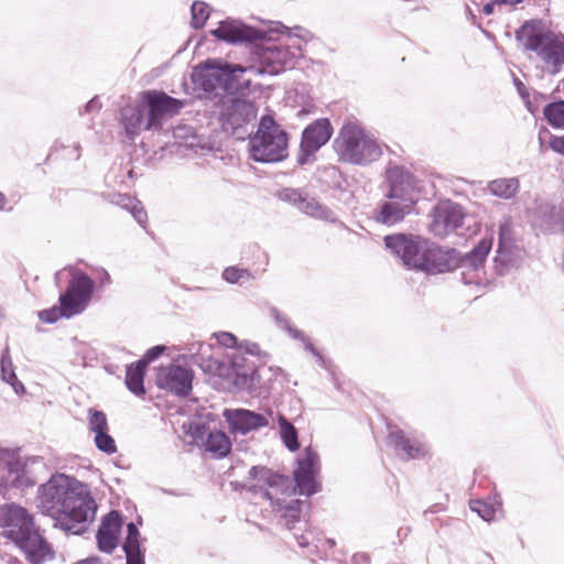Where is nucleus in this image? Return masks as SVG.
I'll use <instances>...</instances> for the list:
<instances>
[{"label":"nucleus","instance_id":"nucleus-23","mask_svg":"<svg viewBox=\"0 0 564 564\" xmlns=\"http://www.w3.org/2000/svg\"><path fill=\"white\" fill-rule=\"evenodd\" d=\"M519 250L516 245L512 231V221L510 218H505L499 225V237L496 263L503 265L511 264L518 257Z\"/></svg>","mask_w":564,"mask_h":564},{"label":"nucleus","instance_id":"nucleus-37","mask_svg":"<svg viewBox=\"0 0 564 564\" xmlns=\"http://www.w3.org/2000/svg\"><path fill=\"white\" fill-rule=\"evenodd\" d=\"M223 279L228 283H243L250 279H253L251 272L248 269L238 267H228L223 272Z\"/></svg>","mask_w":564,"mask_h":564},{"label":"nucleus","instance_id":"nucleus-33","mask_svg":"<svg viewBox=\"0 0 564 564\" xmlns=\"http://www.w3.org/2000/svg\"><path fill=\"white\" fill-rule=\"evenodd\" d=\"M547 123L557 129H564V100L547 104L543 109Z\"/></svg>","mask_w":564,"mask_h":564},{"label":"nucleus","instance_id":"nucleus-27","mask_svg":"<svg viewBox=\"0 0 564 564\" xmlns=\"http://www.w3.org/2000/svg\"><path fill=\"white\" fill-rule=\"evenodd\" d=\"M300 212L329 223H335L337 220L335 213L329 209L327 206L322 205L314 197H310L306 193L304 194L301 205L297 208Z\"/></svg>","mask_w":564,"mask_h":564},{"label":"nucleus","instance_id":"nucleus-51","mask_svg":"<svg viewBox=\"0 0 564 564\" xmlns=\"http://www.w3.org/2000/svg\"><path fill=\"white\" fill-rule=\"evenodd\" d=\"M101 109V102L98 100L97 97L91 98L85 106L84 110L79 111L80 115L83 113H89L93 111H99Z\"/></svg>","mask_w":564,"mask_h":564},{"label":"nucleus","instance_id":"nucleus-17","mask_svg":"<svg viewBox=\"0 0 564 564\" xmlns=\"http://www.w3.org/2000/svg\"><path fill=\"white\" fill-rule=\"evenodd\" d=\"M193 371L180 365H170L160 369L156 383L159 388L185 398L193 389Z\"/></svg>","mask_w":564,"mask_h":564},{"label":"nucleus","instance_id":"nucleus-44","mask_svg":"<svg viewBox=\"0 0 564 564\" xmlns=\"http://www.w3.org/2000/svg\"><path fill=\"white\" fill-rule=\"evenodd\" d=\"M130 213L132 214L135 221L142 226L145 227L147 220H148V214L144 210V208L141 206V203L138 200L137 204L131 208Z\"/></svg>","mask_w":564,"mask_h":564},{"label":"nucleus","instance_id":"nucleus-32","mask_svg":"<svg viewBox=\"0 0 564 564\" xmlns=\"http://www.w3.org/2000/svg\"><path fill=\"white\" fill-rule=\"evenodd\" d=\"M279 426L280 435L285 447L291 452L297 451L300 448V443L297 431L293 424H291L285 416L279 415Z\"/></svg>","mask_w":564,"mask_h":564},{"label":"nucleus","instance_id":"nucleus-46","mask_svg":"<svg viewBox=\"0 0 564 564\" xmlns=\"http://www.w3.org/2000/svg\"><path fill=\"white\" fill-rule=\"evenodd\" d=\"M137 202L138 200L134 197L128 194H118L116 200H113L115 204L128 210H131V208L137 204Z\"/></svg>","mask_w":564,"mask_h":564},{"label":"nucleus","instance_id":"nucleus-58","mask_svg":"<svg viewBox=\"0 0 564 564\" xmlns=\"http://www.w3.org/2000/svg\"><path fill=\"white\" fill-rule=\"evenodd\" d=\"M6 203H7V198H6L4 194H2L0 192V209L4 208Z\"/></svg>","mask_w":564,"mask_h":564},{"label":"nucleus","instance_id":"nucleus-19","mask_svg":"<svg viewBox=\"0 0 564 564\" xmlns=\"http://www.w3.org/2000/svg\"><path fill=\"white\" fill-rule=\"evenodd\" d=\"M224 417L228 423L230 431L246 435L252 431L269 425V419L273 417L272 413L263 414L248 409H226Z\"/></svg>","mask_w":564,"mask_h":564},{"label":"nucleus","instance_id":"nucleus-3","mask_svg":"<svg viewBox=\"0 0 564 564\" xmlns=\"http://www.w3.org/2000/svg\"><path fill=\"white\" fill-rule=\"evenodd\" d=\"M0 527L30 564H44L55 558L54 547L44 531L22 506L14 502L0 506Z\"/></svg>","mask_w":564,"mask_h":564},{"label":"nucleus","instance_id":"nucleus-15","mask_svg":"<svg viewBox=\"0 0 564 564\" xmlns=\"http://www.w3.org/2000/svg\"><path fill=\"white\" fill-rule=\"evenodd\" d=\"M431 217L430 231L436 237L444 238L463 225L465 213L459 204L447 199L435 205Z\"/></svg>","mask_w":564,"mask_h":564},{"label":"nucleus","instance_id":"nucleus-1","mask_svg":"<svg viewBox=\"0 0 564 564\" xmlns=\"http://www.w3.org/2000/svg\"><path fill=\"white\" fill-rule=\"evenodd\" d=\"M384 245L409 269L436 274L453 271L457 268L479 270L484 267L492 248V238H482L465 254L453 248H441L427 239L404 234L386 236Z\"/></svg>","mask_w":564,"mask_h":564},{"label":"nucleus","instance_id":"nucleus-61","mask_svg":"<svg viewBox=\"0 0 564 564\" xmlns=\"http://www.w3.org/2000/svg\"><path fill=\"white\" fill-rule=\"evenodd\" d=\"M327 543L329 544L330 547H333L335 544V541L329 539V540H327Z\"/></svg>","mask_w":564,"mask_h":564},{"label":"nucleus","instance_id":"nucleus-26","mask_svg":"<svg viewBox=\"0 0 564 564\" xmlns=\"http://www.w3.org/2000/svg\"><path fill=\"white\" fill-rule=\"evenodd\" d=\"M412 206L400 199H389L381 204L375 218L378 223L392 226L403 220L404 216L411 212Z\"/></svg>","mask_w":564,"mask_h":564},{"label":"nucleus","instance_id":"nucleus-13","mask_svg":"<svg viewBox=\"0 0 564 564\" xmlns=\"http://www.w3.org/2000/svg\"><path fill=\"white\" fill-rule=\"evenodd\" d=\"M257 118V108L253 102L245 99L232 98L224 104L220 113L223 127L238 139L247 134L246 126Z\"/></svg>","mask_w":564,"mask_h":564},{"label":"nucleus","instance_id":"nucleus-45","mask_svg":"<svg viewBox=\"0 0 564 564\" xmlns=\"http://www.w3.org/2000/svg\"><path fill=\"white\" fill-rule=\"evenodd\" d=\"M303 344H304V348L310 351L315 358H316V361L317 364L321 366V367H324L326 368V360L325 358L323 357V355L313 346V344L311 343L310 338L307 336H305L304 339L301 340Z\"/></svg>","mask_w":564,"mask_h":564},{"label":"nucleus","instance_id":"nucleus-14","mask_svg":"<svg viewBox=\"0 0 564 564\" xmlns=\"http://www.w3.org/2000/svg\"><path fill=\"white\" fill-rule=\"evenodd\" d=\"M333 127L327 118H321L310 123L302 132L297 163L305 165L333 135Z\"/></svg>","mask_w":564,"mask_h":564},{"label":"nucleus","instance_id":"nucleus-41","mask_svg":"<svg viewBox=\"0 0 564 564\" xmlns=\"http://www.w3.org/2000/svg\"><path fill=\"white\" fill-rule=\"evenodd\" d=\"M126 554V564H145L144 552L141 545L122 546Z\"/></svg>","mask_w":564,"mask_h":564},{"label":"nucleus","instance_id":"nucleus-10","mask_svg":"<svg viewBox=\"0 0 564 564\" xmlns=\"http://www.w3.org/2000/svg\"><path fill=\"white\" fill-rule=\"evenodd\" d=\"M256 61L248 67L246 73L254 76H274L294 66V54L286 46L274 43H263L256 47Z\"/></svg>","mask_w":564,"mask_h":564},{"label":"nucleus","instance_id":"nucleus-48","mask_svg":"<svg viewBox=\"0 0 564 564\" xmlns=\"http://www.w3.org/2000/svg\"><path fill=\"white\" fill-rule=\"evenodd\" d=\"M218 340L225 347H230V348L238 347V345H237L238 344V339L231 333H221L218 336Z\"/></svg>","mask_w":564,"mask_h":564},{"label":"nucleus","instance_id":"nucleus-16","mask_svg":"<svg viewBox=\"0 0 564 564\" xmlns=\"http://www.w3.org/2000/svg\"><path fill=\"white\" fill-rule=\"evenodd\" d=\"M318 471V454L312 447H306L303 456L297 458V467L293 473L295 491L306 497L318 492L321 490V485L316 480Z\"/></svg>","mask_w":564,"mask_h":564},{"label":"nucleus","instance_id":"nucleus-39","mask_svg":"<svg viewBox=\"0 0 564 564\" xmlns=\"http://www.w3.org/2000/svg\"><path fill=\"white\" fill-rule=\"evenodd\" d=\"M304 194L305 193L300 188L288 187V188H282L281 191H279L276 193V197L282 202L288 203V204L294 206L295 208H299Z\"/></svg>","mask_w":564,"mask_h":564},{"label":"nucleus","instance_id":"nucleus-34","mask_svg":"<svg viewBox=\"0 0 564 564\" xmlns=\"http://www.w3.org/2000/svg\"><path fill=\"white\" fill-rule=\"evenodd\" d=\"M270 314L275 321L276 325L283 330H285L290 337L300 341L305 338L306 335L302 330L293 327L290 324L288 317L284 314H282L276 307H271Z\"/></svg>","mask_w":564,"mask_h":564},{"label":"nucleus","instance_id":"nucleus-7","mask_svg":"<svg viewBox=\"0 0 564 564\" xmlns=\"http://www.w3.org/2000/svg\"><path fill=\"white\" fill-rule=\"evenodd\" d=\"M243 73L246 69L240 65L207 61L204 66L195 68L193 82L206 93L235 94L249 88L251 79H241Z\"/></svg>","mask_w":564,"mask_h":564},{"label":"nucleus","instance_id":"nucleus-2","mask_svg":"<svg viewBox=\"0 0 564 564\" xmlns=\"http://www.w3.org/2000/svg\"><path fill=\"white\" fill-rule=\"evenodd\" d=\"M36 507L54 519V527L75 535L88 530L97 509L88 487L65 474L53 475L39 487Z\"/></svg>","mask_w":564,"mask_h":564},{"label":"nucleus","instance_id":"nucleus-43","mask_svg":"<svg viewBox=\"0 0 564 564\" xmlns=\"http://www.w3.org/2000/svg\"><path fill=\"white\" fill-rule=\"evenodd\" d=\"M165 349L166 347L163 345L153 346L152 348L148 349L144 356L138 361L147 367L150 362L158 359L165 351Z\"/></svg>","mask_w":564,"mask_h":564},{"label":"nucleus","instance_id":"nucleus-60","mask_svg":"<svg viewBox=\"0 0 564 564\" xmlns=\"http://www.w3.org/2000/svg\"><path fill=\"white\" fill-rule=\"evenodd\" d=\"M299 544H300L301 546H304V545H306V544H307V542H306V541H304V538H302V540H300V541H299Z\"/></svg>","mask_w":564,"mask_h":564},{"label":"nucleus","instance_id":"nucleus-49","mask_svg":"<svg viewBox=\"0 0 564 564\" xmlns=\"http://www.w3.org/2000/svg\"><path fill=\"white\" fill-rule=\"evenodd\" d=\"M278 506L286 512H301V508L303 501L300 499H292L286 505H282L280 501L276 502Z\"/></svg>","mask_w":564,"mask_h":564},{"label":"nucleus","instance_id":"nucleus-9","mask_svg":"<svg viewBox=\"0 0 564 564\" xmlns=\"http://www.w3.org/2000/svg\"><path fill=\"white\" fill-rule=\"evenodd\" d=\"M288 133L269 115L260 119L258 130L249 140L250 156L256 162L274 163L288 156Z\"/></svg>","mask_w":564,"mask_h":564},{"label":"nucleus","instance_id":"nucleus-47","mask_svg":"<svg viewBox=\"0 0 564 564\" xmlns=\"http://www.w3.org/2000/svg\"><path fill=\"white\" fill-rule=\"evenodd\" d=\"M242 350L245 356L249 355L251 357L259 356L261 352L260 346L257 343L246 341L237 347L236 350Z\"/></svg>","mask_w":564,"mask_h":564},{"label":"nucleus","instance_id":"nucleus-8","mask_svg":"<svg viewBox=\"0 0 564 564\" xmlns=\"http://www.w3.org/2000/svg\"><path fill=\"white\" fill-rule=\"evenodd\" d=\"M208 369L224 381V388L229 391H251L258 382L257 365L241 349L232 351L223 360H209Z\"/></svg>","mask_w":564,"mask_h":564},{"label":"nucleus","instance_id":"nucleus-31","mask_svg":"<svg viewBox=\"0 0 564 564\" xmlns=\"http://www.w3.org/2000/svg\"><path fill=\"white\" fill-rule=\"evenodd\" d=\"M519 188V182L517 178H499L489 183V191L492 195L510 198L512 197Z\"/></svg>","mask_w":564,"mask_h":564},{"label":"nucleus","instance_id":"nucleus-38","mask_svg":"<svg viewBox=\"0 0 564 564\" xmlns=\"http://www.w3.org/2000/svg\"><path fill=\"white\" fill-rule=\"evenodd\" d=\"M95 445L100 451L108 455H111L117 452V446L113 437L108 433V431L97 433L95 435Z\"/></svg>","mask_w":564,"mask_h":564},{"label":"nucleus","instance_id":"nucleus-36","mask_svg":"<svg viewBox=\"0 0 564 564\" xmlns=\"http://www.w3.org/2000/svg\"><path fill=\"white\" fill-rule=\"evenodd\" d=\"M89 430L95 433L108 431L107 416L102 411L89 409L88 411Z\"/></svg>","mask_w":564,"mask_h":564},{"label":"nucleus","instance_id":"nucleus-50","mask_svg":"<svg viewBox=\"0 0 564 564\" xmlns=\"http://www.w3.org/2000/svg\"><path fill=\"white\" fill-rule=\"evenodd\" d=\"M550 148L562 155H564V135L563 137H552L550 139Z\"/></svg>","mask_w":564,"mask_h":564},{"label":"nucleus","instance_id":"nucleus-53","mask_svg":"<svg viewBox=\"0 0 564 564\" xmlns=\"http://www.w3.org/2000/svg\"><path fill=\"white\" fill-rule=\"evenodd\" d=\"M496 8H498V3L495 0H488L482 4L481 12L486 15H490L495 12Z\"/></svg>","mask_w":564,"mask_h":564},{"label":"nucleus","instance_id":"nucleus-59","mask_svg":"<svg viewBox=\"0 0 564 564\" xmlns=\"http://www.w3.org/2000/svg\"><path fill=\"white\" fill-rule=\"evenodd\" d=\"M203 429H204L203 426H198V425H197V426H196V431H195V433H194V436H195V437H202V436H203V434H202V430H203Z\"/></svg>","mask_w":564,"mask_h":564},{"label":"nucleus","instance_id":"nucleus-30","mask_svg":"<svg viewBox=\"0 0 564 564\" xmlns=\"http://www.w3.org/2000/svg\"><path fill=\"white\" fill-rule=\"evenodd\" d=\"M1 378L3 381L9 383L15 393L21 394L24 392V386L18 380L17 375L13 370L11 358L9 356V349L6 348L0 359Z\"/></svg>","mask_w":564,"mask_h":564},{"label":"nucleus","instance_id":"nucleus-22","mask_svg":"<svg viewBox=\"0 0 564 564\" xmlns=\"http://www.w3.org/2000/svg\"><path fill=\"white\" fill-rule=\"evenodd\" d=\"M122 527V518L116 510L104 517L97 531L96 540L99 551L111 554L118 546L119 534Z\"/></svg>","mask_w":564,"mask_h":564},{"label":"nucleus","instance_id":"nucleus-29","mask_svg":"<svg viewBox=\"0 0 564 564\" xmlns=\"http://www.w3.org/2000/svg\"><path fill=\"white\" fill-rule=\"evenodd\" d=\"M145 366L139 361L128 365L126 370V386L133 394L140 397L145 393L144 375Z\"/></svg>","mask_w":564,"mask_h":564},{"label":"nucleus","instance_id":"nucleus-55","mask_svg":"<svg viewBox=\"0 0 564 564\" xmlns=\"http://www.w3.org/2000/svg\"><path fill=\"white\" fill-rule=\"evenodd\" d=\"M354 560H355L356 564H368L369 563V557L367 554H356L354 556Z\"/></svg>","mask_w":564,"mask_h":564},{"label":"nucleus","instance_id":"nucleus-52","mask_svg":"<svg viewBox=\"0 0 564 564\" xmlns=\"http://www.w3.org/2000/svg\"><path fill=\"white\" fill-rule=\"evenodd\" d=\"M301 512H286L284 511L283 518L285 519V525L289 530L294 529V524L300 521Z\"/></svg>","mask_w":564,"mask_h":564},{"label":"nucleus","instance_id":"nucleus-25","mask_svg":"<svg viewBox=\"0 0 564 564\" xmlns=\"http://www.w3.org/2000/svg\"><path fill=\"white\" fill-rule=\"evenodd\" d=\"M121 123L128 139L134 140L137 135L144 130H152L149 126V119L142 102L131 107L127 106L121 109Z\"/></svg>","mask_w":564,"mask_h":564},{"label":"nucleus","instance_id":"nucleus-54","mask_svg":"<svg viewBox=\"0 0 564 564\" xmlns=\"http://www.w3.org/2000/svg\"><path fill=\"white\" fill-rule=\"evenodd\" d=\"M110 282H111V279H110L109 273L106 270H102L100 273V276H99V285L105 286V285L110 284Z\"/></svg>","mask_w":564,"mask_h":564},{"label":"nucleus","instance_id":"nucleus-42","mask_svg":"<svg viewBox=\"0 0 564 564\" xmlns=\"http://www.w3.org/2000/svg\"><path fill=\"white\" fill-rule=\"evenodd\" d=\"M141 545L140 532L135 523L129 522L127 524V535L122 546Z\"/></svg>","mask_w":564,"mask_h":564},{"label":"nucleus","instance_id":"nucleus-5","mask_svg":"<svg viewBox=\"0 0 564 564\" xmlns=\"http://www.w3.org/2000/svg\"><path fill=\"white\" fill-rule=\"evenodd\" d=\"M516 36L525 50L535 52L551 67V73H557L564 65V35L544 31L541 21L524 22Z\"/></svg>","mask_w":564,"mask_h":564},{"label":"nucleus","instance_id":"nucleus-40","mask_svg":"<svg viewBox=\"0 0 564 564\" xmlns=\"http://www.w3.org/2000/svg\"><path fill=\"white\" fill-rule=\"evenodd\" d=\"M470 509L485 521H491L495 518V508L490 503L484 502L481 500H471Z\"/></svg>","mask_w":564,"mask_h":564},{"label":"nucleus","instance_id":"nucleus-11","mask_svg":"<svg viewBox=\"0 0 564 564\" xmlns=\"http://www.w3.org/2000/svg\"><path fill=\"white\" fill-rule=\"evenodd\" d=\"M34 480L28 474L26 460L21 456L6 451L0 455V494L6 495L10 489L32 487Z\"/></svg>","mask_w":564,"mask_h":564},{"label":"nucleus","instance_id":"nucleus-56","mask_svg":"<svg viewBox=\"0 0 564 564\" xmlns=\"http://www.w3.org/2000/svg\"><path fill=\"white\" fill-rule=\"evenodd\" d=\"M514 85L517 86L519 94L524 97L525 86L523 83L520 79L514 78Z\"/></svg>","mask_w":564,"mask_h":564},{"label":"nucleus","instance_id":"nucleus-35","mask_svg":"<svg viewBox=\"0 0 564 564\" xmlns=\"http://www.w3.org/2000/svg\"><path fill=\"white\" fill-rule=\"evenodd\" d=\"M191 12L192 26L194 29L203 28L209 17L208 6L205 2L195 1L191 7Z\"/></svg>","mask_w":564,"mask_h":564},{"label":"nucleus","instance_id":"nucleus-4","mask_svg":"<svg viewBox=\"0 0 564 564\" xmlns=\"http://www.w3.org/2000/svg\"><path fill=\"white\" fill-rule=\"evenodd\" d=\"M333 149L339 162L356 166H369L383 154L379 140L356 121L339 128Z\"/></svg>","mask_w":564,"mask_h":564},{"label":"nucleus","instance_id":"nucleus-21","mask_svg":"<svg viewBox=\"0 0 564 564\" xmlns=\"http://www.w3.org/2000/svg\"><path fill=\"white\" fill-rule=\"evenodd\" d=\"M389 191L386 196L389 199H400L408 205H414V177L402 166L394 165L387 170Z\"/></svg>","mask_w":564,"mask_h":564},{"label":"nucleus","instance_id":"nucleus-6","mask_svg":"<svg viewBox=\"0 0 564 564\" xmlns=\"http://www.w3.org/2000/svg\"><path fill=\"white\" fill-rule=\"evenodd\" d=\"M95 290L94 281L80 270L72 269V279L64 293L59 295V306H53L39 313L46 324H53L61 317L70 318L87 307Z\"/></svg>","mask_w":564,"mask_h":564},{"label":"nucleus","instance_id":"nucleus-20","mask_svg":"<svg viewBox=\"0 0 564 564\" xmlns=\"http://www.w3.org/2000/svg\"><path fill=\"white\" fill-rule=\"evenodd\" d=\"M216 39L237 44L242 42H254L264 39V32L251 28L240 20L226 19L219 22L217 29L210 31Z\"/></svg>","mask_w":564,"mask_h":564},{"label":"nucleus","instance_id":"nucleus-28","mask_svg":"<svg viewBox=\"0 0 564 564\" xmlns=\"http://www.w3.org/2000/svg\"><path fill=\"white\" fill-rule=\"evenodd\" d=\"M205 449L217 458L226 457L231 449L229 437L221 431H210L205 441Z\"/></svg>","mask_w":564,"mask_h":564},{"label":"nucleus","instance_id":"nucleus-12","mask_svg":"<svg viewBox=\"0 0 564 564\" xmlns=\"http://www.w3.org/2000/svg\"><path fill=\"white\" fill-rule=\"evenodd\" d=\"M141 102L152 131L160 130L165 118L173 117L184 107V101L158 90L144 91Z\"/></svg>","mask_w":564,"mask_h":564},{"label":"nucleus","instance_id":"nucleus-24","mask_svg":"<svg viewBox=\"0 0 564 564\" xmlns=\"http://www.w3.org/2000/svg\"><path fill=\"white\" fill-rule=\"evenodd\" d=\"M388 438L389 444L394 447L401 459H416L424 457L427 453V447L424 443L416 438L408 437L401 430L391 432Z\"/></svg>","mask_w":564,"mask_h":564},{"label":"nucleus","instance_id":"nucleus-57","mask_svg":"<svg viewBox=\"0 0 564 564\" xmlns=\"http://www.w3.org/2000/svg\"><path fill=\"white\" fill-rule=\"evenodd\" d=\"M77 564H102L101 561L97 557H90L83 561H79Z\"/></svg>","mask_w":564,"mask_h":564},{"label":"nucleus","instance_id":"nucleus-18","mask_svg":"<svg viewBox=\"0 0 564 564\" xmlns=\"http://www.w3.org/2000/svg\"><path fill=\"white\" fill-rule=\"evenodd\" d=\"M248 479L256 481L243 487L252 494L260 495L263 499L272 501L269 488L283 490L289 485V478L273 471L265 466H252L248 473Z\"/></svg>","mask_w":564,"mask_h":564}]
</instances>
